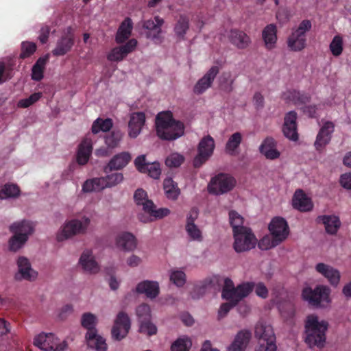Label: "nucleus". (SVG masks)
<instances>
[{
	"label": "nucleus",
	"mask_w": 351,
	"mask_h": 351,
	"mask_svg": "<svg viewBox=\"0 0 351 351\" xmlns=\"http://www.w3.org/2000/svg\"><path fill=\"white\" fill-rule=\"evenodd\" d=\"M234 249L237 252L249 251L255 247L257 239L250 228L233 234Z\"/></svg>",
	"instance_id": "obj_9"
},
{
	"label": "nucleus",
	"mask_w": 351,
	"mask_h": 351,
	"mask_svg": "<svg viewBox=\"0 0 351 351\" xmlns=\"http://www.w3.org/2000/svg\"><path fill=\"white\" fill-rule=\"evenodd\" d=\"M113 126L112 120L110 118L103 119L97 118L92 124L91 132L94 134H97L100 132H106L111 130Z\"/></svg>",
	"instance_id": "obj_42"
},
{
	"label": "nucleus",
	"mask_w": 351,
	"mask_h": 351,
	"mask_svg": "<svg viewBox=\"0 0 351 351\" xmlns=\"http://www.w3.org/2000/svg\"><path fill=\"white\" fill-rule=\"evenodd\" d=\"M184 161L183 155L178 153H172L165 160V165L169 167H178Z\"/></svg>",
	"instance_id": "obj_55"
},
{
	"label": "nucleus",
	"mask_w": 351,
	"mask_h": 351,
	"mask_svg": "<svg viewBox=\"0 0 351 351\" xmlns=\"http://www.w3.org/2000/svg\"><path fill=\"white\" fill-rule=\"evenodd\" d=\"M136 169L141 173H146L154 178L158 179L161 174L160 165L158 162H147L145 155L138 156L134 160Z\"/></svg>",
	"instance_id": "obj_16"
},
{
	"label": "nucleus",
	"mask_w": 351,
	"mask_h": 351,
	"mask_svg": "<svg viewBox=\"0 0 351 351\" xmlns=\"http://www.w3.org/2000/svg\"><path fill=\"white\" fill-rule=\"evenodd\" d=\"M231 75L230 73H225L222 75V80L220 82V88L226 92L230 93L233 90V82L234 80L230 79Z\"/></svg>",
	"instance_id": "obj_61"
},
{
	"label": "nucleus",
	"mask_w": 351,
	"mask_h": 351,
	"mask_svg": "<svg viewBox=\"0 0 351 351\" xmlns=\"http://www.w3.org/2000/svg\"><path fill=\"white\" fill-rule=\"evenodd\" d=\"M131 322L128 315L125 312H119L114 320L112 328V337L117 341L125 338L130 329Z\"/></svg>",
	"instance_id": "obj_11"
},
{
	"label": "nucleus",
	"mask_w": 351,
	"mask_h": 351,
	"mask_svg": "<svg viewBox=\"0 0 351 351\" xmlns=\"http://www.w3.org/2000/svg\"><path fill=\"white\" fill-rule=\"evenodd\" d=\"M126 56H125L120 46L112 49L110 53L107 55V59L112 62H120Z\"/></svg>",
	"instance_id": "obj_60"
},
{
	"label": "nucleus",
	"mask_w": 351,
	"mask_h": 351,
	"mask_svg": "<svg viewBox=\"0 0 351 351\" xmlns=\"http://www.w3.org/2000/svg\"><path fill=\"white\" fill-rule=\"evenodd\" d=\"M328 324L326 321H319L317 316L310 315L305 321V342L310 348L324 346Z\"/></svg>",
	"instance_id": "obj_2"
},
{
	"label": "nucleus",
	"mask_w": 351,
	"mask_h": 351,
	"mask_svg": "<svg viewBox=\"0 0 351 351\" xmlns=\"http://www.w3.org/2000/svg\"><path fill=\"white\" fill-rule=\"evenodd\" d=\"M129 152H123L114 155L104 167V171L108 173L113 170H120L124 168L131 160Z\"/></svg>",
	"instance_id": "obj_21"
},
{
	"label": "nucleus",
	"mask_w": 351,
	"mask_h": 351,
	"mask_svg": "<svg viewBox=\"0 0 351 351\" xmlns=\"http://www.w3.org/2000/svg\"><path fill=\"white\" fill-rule=\"evenodd\" d=\"M136 291L138 293H145L147 298L153 299L159 294V285L155 281L144 280L137 285Z\"/></svg>",
	"instance_id": "obj_32"
},
{
	"label": "nucleus",
	"mask_w": 351,
	"mask_h": 351,
	"mask_svg": "<svg viewBox=\"0 0 351 351\" xmlns=\"http://www.w3.org/2000/svg\"><path fill=\"white\" fill-rule=\"evenodd\" d=\"M268 228L271 234L280 242L285 241L289 234V228L287 221L280 217L273 218Z\"/></svg>",
	"instance_id": "obj_15"
},
{
	"label": "nucleus",
	"mask_w": 351,
	"mask_h": 351,
	"mask_svg": "<svg viewBox=\"0 0 351 351\" xmlns=\"http://www.w3.org/2000/svg\"><path fill=\"white\" fill-rule=\"evenodd\" d=\"M93 150L92 141L86 138L80 144L77 153V162L80 165L86 164Z\"/></svg>",
	"instance_id": "obj_33"
},
{
	"label": "nucleus",
	"mask_w": 351,
	"mask_h": 351,
	"mask_svg": "<svg viewBox=\"0 0 351 351\" xmlns=\"http://www.w3.org/2000/svg\"><path fill=\"white\" fill-rule=\"evenodd\" d=\"M10 230L13 234H21L22 236L25 234L28 240L29 237L34 232V226L29 221L23 220L13 223L10 226Z\"/></svg>",
	"instance_id": "obj_35"
},
{
	"label": "nucleus",
	"mask_w": 351,
	"mask_h": 351,
	"mask_svg": "<svg viewBox=\"0 0 351 351\" xmlns=\"http://www.w3.org/2000/svg\"><path fill=\"white\" fill-rule=\"evenodd\" d=\"M229 219L231 227L232 228L233 234L245 231L247 227L243 226V217L235 210H230L229 212Z\"/></svg>",
	"instance_id": "obj_44"
},
{
	"label": "nucleus",
	"mask_w": 351,
	"mask_h": 351,
	"mask_svg": "<svg viewBox=\"0 0 351 351\" xmlns=\"http://www.w3.org/2000/svg\"><path fill=\"white\" fill-rule=\"evenodd\" d=\"M20 189L17 184L8 183L0 187V199L16 198L20 195Z\"/></svg>",
	"instance_id": "obj_43"
},
{
	"label": "nucleus",
	"mask_w": 351,
	"mask_h": 351,
	"mask_svg": "<svg viewBox=\"0 0 351 351\" xmlns=\"http://www.w3.org/2000/svg\"><path fill=\"white\" fill-rule=\"evenodd\" d=\"M285 98L293 102L295 104H306L310 100V95L304 92L296 90H290L285 93Z\"/></svg>",
	"instance_id": "obj_41"
},
{
	"label": "nucleus",
	"mask_w": 351,
	"mask_h": 351,
	"mask_svg": "<svg viewBox=\"0 0 351 351\" xmlns=\"http://www.w3.org/2000/svg\"><path fill=\"white\" fill-rule=\"evenodd\" d=\"M235 179L226 173H219L212 178L208 185V192L214 195H221L230 191L235 186Z\"/></svg>",
	"instance_id": "obj_8"
},
{
	"label": "nucleus",
	"mask_w": 351,
	"mask_h": 351,
	"mask_svg": "<svg viewBox=\"0 0 351 351\" xmlns=\"http://www.w3.org/2000/svg\"><path fill=\"white\" fill-rule=\"evenodd\" d=\"M252 334L248 330H242L235 336L232 343L228 346L227 351H245Z\"/></svg>",
	"instance_id": "obj_25"
},
{
	"label": "nucleus",
	"mask_w": 351,
	"mask_h": 351,
	"mask_svg": "<svg viewBox=\"0 0 351 351\" xmlns=\"http://www.w3.org/2000/svg\"><path fill=\"white\" fill-rule=\"evenodd\" d=\"M185 230L193 241H202L203 240L202 232L195 224H186Z\"/></svg>",
	"instance_id": "obj_53"
},
{
	"label": "nucleus",
	"mask_w": 351,
	"mask_h": 351,
	"mask_svg": "<svg viewBox=\"0 0 351 351\" xmlns=\"http://www.w3.org/2000/svg\"><path fill=\"white\" fill-rule=\"evenodd\" d=\"M254 333L258 343H276V335L269 324L258 322L255 326Z\"/></svg>",
	"instance_id": "obj_19"
},
{
	"label": "nucleus",
	"mask_w": 351,
	"mask_h": 351,
	"mask_svg": "<svg viewBox=\"0 0 351 351\" xmlns=\"http://www.w3.org/2000/svg\"><path fill=\"white\" fill-rule=\"evenodd\" d=\"M140 323L139 330L142 333H145L148 336L156 335L157 332V327L154 324L151 319L142 321Z\"/></svg>",
	"instance_id": "obj_57"
},
{
	"label": "nucleus",
	"mask_w": 351,
	"mask_h": 351,
	"mask_svg": "<svg viewBox=\"0 0 351 351\" xmlns=\"http://www.w3.org/2000/svg\"><path fill=\"white\" fill-rule=\"evenodd\" d=\"M107 187H112L121 182L123 176L121 173H113L104 176Z\"/></svg>",
	"instance_id": "obj_62"
},
{
	"label": "nucleus",
	"mask_w": 351,
	"mask_h": 351,
	"mask_svg": "<svg viewBox=\"0 0 351 351\" xmlns=\"http://www.w3.org/2000/svg\"><path fill=\"white\" fill-rule=\"evenodd\" d=\"M26 235L14 234L9 240V250L12 252H16L21 248L27 242Z\"/></svg>",
	"instance_id": "obj_50"
},
{
	"label": "nucleus",
	"mask_w": 351,
	"mask_h": 351,
	"mask_svg": "<svg viewBox=\"0 0 351 351\" xmlns=\"http://www.w3.org/2000/svg\"><path fill=\"white\" fill-rule=\"evenodd\" d=\"M281 243L271 234L265 235L259 241L258 246L261 250H267L278 245Z\"/></svg>",
	"instance_id": "obj_49"
},
{
	"label": "nucleus",
	"mask_w": 351,
	"mask_h": 351,
	"mask_svg": "<svg viewBox=\"0 0 351 351\" xmlns=\"http://www.w3.org/2000/svg\"><path fill=\"white\" fill-rule=\"evenodd\" d=\"M317 222L324 224L326 233L330 235H335L341 225L339 217L334 215H319L317 218Z\"/></svg>",
	"instance_id": "obj_27"
},
{
	"label": "nucleus",
	"mask_w": 351,
	"mask_h": 351,
	"mask_svg": "<svg viewBox=\"0 0 351 351\" xmlns=\"http://www.w3.org/2000/svg\"><path fill=\"white\" fill-rule=\"evenodd\" d=\"M145 213L149 215V217H144L143 215H139L138 219L140 221L144 223H147L153 220L152 219H149V217H152L154 219H158L167 217L170 214V210L166 208H160L156 209V206L153 202H147V204H145Z\"/></svg>",
	"instance_id": "obj_24"
},
{
	"label": "nucleus",
	"mask_w": 351,
	"mask_h": 351,
	"mask_svg": "<svg viewBox=\"0 0 351 351\" xmlns=\"http://www.w3.org/2000/svg\"><path fill=\"white\" fill-rule=\"evenodd\" d=\"M189 28V19L186 16L180 15L174 27V32L176 34L180 39L184 40Z\"/></svg>",
	"instance_id": "obj_46"
},
{
	"label": "nucleus",
	"mask_w": 351,
	"mask_h": 351,
	"mask_svg": "<svg viewBox=\"0 0 351 351\" xmlns=\"http://www.w3.org/2000/svg\"><path fill=\"white\" fill-rule=\"evenodd\" d=\"M79 264L82 266L83 270L86 272L95 274L99 271L98 264L90 250H86L82 252L79 260Z\"/></svg>",
	"instance_id": "obj_30"
},
{
	"label": "nucleus",
	"mask_w": 351,
	"mask_h": 351,
	"mask_svg": "<svg viewBox=\"0 0 351 351\" xmlns=\"http://www.w3.org/2000/svg\"><path fill=\"white\" fill-rule=\"evenodd\" d=\"M164 23V20L158 16L154 17V20L149 19L143 22V27L148 30L147 38L152 39L156 43L161 42L160 34L161 27Z\"/></svg>",
	"instance_id": "obj_18"
},
{
	"label": "nucleus",
	"mask_w": 351,
	"mask_h": 351,
	"mask_svg": "<svg viewBox=\"0 0 351 351\" xmlns=\"http://www.w3.org/2000/svg\"><path fill=\"white\" fill-rule=\"evenodd\" d=\"M228 38L230 42L239 49H246L251 43V39L247 34L237 29L230 31Z\"/></svg>",
	"instance_id": "obj_28"
},
{
	"label": "nucleus",
	"mask_w": 351,
	"mask_h": 351,
	"mask_svg": "<svg viewBox=\"0 0 351 351\" xmlns=\"http://www.w3.org/2000/svg\"><path fill=\"white\" fill-rule=\"evenodd\" d=\"M70 30L69 27L67 32L58 40L56 47L52 51L53 56H64L71 49L74 45V36Z\"/></svg>",
	"instance_id": "obj_20"
},
{
	"label": "nucleus",
	"mask_w": 351,
	"mask_h": 351,
	"mask_svg": "<svg viewBox=\"0 0 351 351\" xmlns=\"http://www.w3.org/2000/svg\"><path fill=\"white\" fill-rule=\"evenodd\" d=\"M335 131V125L331 121H326L320 128L314 143L315 148L319 152L324 150L326 146L331 141L332 134Z\"/></svg>",
	"instance_id": "obj_13"
},
{
	"label": "nucleus",
	"mask_w": 351,
	"mask_h": 351,
	"mask_svg": "<svg viewBox=\"0 0 351 351\" xmlns=\"http://www.w3.org/2000/svg\"><path fill=\"white\" fill-rule=\"evenodd\" d=\"M330 289L325 285H317L314 289L306 287L302 291V298L311 306L324 308L330 302Z\"/></svg>",
	"instance_id": "obj_6"
},
{
	"label": "nucleus",
	"mask_w": 351,
	"mask_h": 351,
	"mask_svg": "<svg viewBox=\"0 0 351 351\" xmlns=\"http://www.w3.org/2000/svg\"><path fill=\"white\" fill-rule=\"evenodd\" d=\"M58 343V340L53 333L42 332L34 339V344L44 351H52Z\"/></svg>",
	"instance_id": "obj_26"
},
{
	"label": "nucleus",
	"mask_w": 351,
	"mask_h": 351,
	"mask_svg": "<svg viewBox=\"0 0 351 351\" xmlns=\"http://www.w3.org/2000/svg\"><path fill=\"white\" fill-rule=\"evenodd\" d=\"M16 264L18 272L14 276L15 280L34 281L37 278L38 272L32 268L31 263L28 258L25 256H19L17 259Z\"/></svg>",
	"instance_id": "obj_12"
},
{
	"label": "nucleus",
	"mask_w": 351,
	"mask_h": 351,
	"mask_svg": "<svg viewBox=\"0 0 351 351\" xmlns=\"http://www.w3.org/2000/svg\"><path fill=\"white\" fill-rule=\"evenodd\" d=\"M276 343H258L255 351H276Z\"/></svg>",
	"instance_id": "obj_64"
},
{
	"label": "nucleus",
	"mask_w": 351,
	"mask_h": 351,
	"mask_svg": "<svg viewBox=\"0 0 351 351\" xmlns=\"http://www.w3.org/2000/svg\"><path fill=\"white\" fill-rule=\"evenodd\" d=\"M49 60V55L46 54L40 57L33 65L32 69V79L35 81H40L44 77V70Z\"/></svg>",
	"instance_id": "obj_38"
},
{
	"label": "nucleus",
	"mask_w": 351,
	"mask_h": 351,
	"mask_svg": "<svg viewBox=\"0 0 351 351\" xmlns=\"http://www.w3.org/2000/svg\"><path fill=\"white\" fill-rule=\"evenodd\" d=\"M81 324L87 329L86 339L88 346L96 351H107L106 340L97 335L95 328L96 317L90 313H85L82 316Z\"/></svg>",
	"instance_id": "obj_4"
},
{
	"label": "nucleus",
	"mask_w": 351,
	"mask_h": 351,
	"mask_svg": "<svg viewBox=\"0 0 351 351\" xmlns=\"http://www.w3.org/2000/svg\"><path fill=\"white\" fill-rule=\"evenodd\" d=\"M329 48L331 53L334 56H339L342 53L343 49L342 37L339 35L335 36L330 44Z\"/></svg>",
	"instance_id": "obj_52"
},
{
	"label": "nucleus",
	"mask_w": 351,
	"mask_h": 351,
	"mask_svg": "<svg viewBox=\"0 0 351 351\" xmlns=\"http://www.w3.org/2000/svg\"><path fill=\"white\" fill-rule=\"evenodd\" d=\"M90 222V219L85 216L81 219H74L67 221L61 231L58 233L57 240L62 241L74 235L85 233Z\"/></svg>",
	"instance_id": "obj_7"
},
{
	"label": "nucleus",
	"mask_w": 351,
	"mask_h": 351,
	"mask_svg": "<svg viewBox=\"0 0 351 351\" xmlns=\"http://www.w3.org/2000/svg\"><path fill=\"white\" fill-rule=\"evenodd\" d=\"M42 97L43 93L41 92L34 93L29 97L19 100L17 106L21 108H28L37 102Z\"/></svg>",
	"instance_id": "obj_54"
},
{
	"label": "nucleus",
	"mask_w": 351,
	"mask_h": 351,
	"mask_svg": "<svg viewBox=\"0 0 351 351\" xmlns=\"http://www.w3.org/2000/svg\"><path fill=\"white\" fill-rule=\"evenodd\" d=\"M157 136L162 140L173 141L184 133V123L176 120L170 111L159 112L156 117Z\"/></svg>",
	"instance_id": "obj_1"
},
{
	"label": "nucleus",
	"mask_w": 351,
	"mask_h": 351,
	"mask_svg": "<svg viewBox=\"0 0 351 351\" xmlns=\"http://www.w3.org/2000/svg\"><path fill=\"white\" fill-rule=\"evenodd\" d=\"M137 40L134 38L129 40L125 45H121L125 56H128L136 49L137 46Z\"/></svg>",
	"instance_id": "obj_63"
},
{
	"label": "nucleus",
	"mask_w": 351,
	"mask_h": 351,
	"mask_svg": "<svg viewBox=\"0 0 351 351\" xmlns=\"http://www.w3.org/2000/svg\"><path fill=\"white\" fill-rule=\"evenodd\" d=\"M37 46L36 43L29 41H23L21 43V53L19 58L25 59L32 56L36 51Z\"/></svg>",
	"instance_id": "obj_51"
},
{
	"label": "nucleus",
	"mask_w": 351,
	"mask_h": 351,
	"mask_svg": "<svg viewBox=\"0 0 351 351\" xmlns=\"http://www.w3.org/2000/svg\"><path fill=\"white\" fill-rule=\"evenodd\" d=\"M134 202L138 206H141L144 212H145V204L147 202H152L148 199L147 193L142 189H138L134 194Z\"/></svg>",
	"instance_id": "obj_56"
},
{
	"label": "nucleus",
	"mask_w": 351,
	"mask_h": 351,
	"mask_svg": "<svg viewBox=\"0 0 351 351\" xmlns=\"http://www.w3.org/2000/svg\"><path fill=\"white\" fill-rule=\"evenodd\" d=\"M145 123V114L143 112H133L128 123V134L131 138H136L141 133Z\"/></svg>",
	"instance_id": "obj_23"
},
{
	"label": "nucleus",
	"mask_w": 351,
	"mask_h": 351,
	"mask_svg": "<svg viewBox=\"0 0 351 351\" xmlns=\"http://www.w3.org/2000/svg\"><path fill=\"white\" fill-rule=\"evenodd\" d=\"M311 28L312 23L308 19L302 20L297 27L292 28L287 40L289 49L295 52L302 51L306 46V33Z\"/></svg>",
	"instance_id": "obj_5"
},
{
	"label": "nucleus",
	"mask_w": 351,
	"mask_h": 351,
	"mask_svg": "<svg viewBox=\"0 0 351 351\" xmlns=\"http://www.w3.org/2000/svg\"><path fill=\"white\" fill-rule=\"evenodd\" d=\"M215 141L210 135L204 136L199 143L197 155L193 160V166L200 167L212 156L215 149Z\"/></svg>",
	"instance_id": "obj_10"
},
{
	"label": "nucleus",
	"mask_w": 351,
	"mask_h": 351,
	"mask_svg": "<svg viewBox=\"0 0 351 351\" xmlns=\"http://www.w3.org/2000/svg\"><path fill=\"white\" fill-rule=\"evenodd\" d=\"M117 247L125 251L134 250L136 247V239L130 232H123L118 235L116 239Z\"/></svg>",
	"instance_id": "obj_36"
},
{
	"label": "nucleus",
	"mask_w": 351,
	"mask_h": 351,
	"mask_svg": "<svg viewBox=\"0 0 351 351\" xmlns=\"http://www.w3.org/2000/svg\"><path fill=\"white\" fill-rule=\"evenodd\" d=\"M262 38L267 49H274L277 42V27L276 25H267L262 32Z\"/></svg>",
	"instance_id": "obj_34"
},
{
	"label": "nucleus",
	"mask_w": 351,
	"mask_h": 351,
	"mask_svg": "<svg viewBox=\"0 0 351 351\" xmlns=\"http://www.w3.org/2000/svg\"><path fill=\"white\" fill-rule=\"evenodd\" d=\"M293 206L301 212H308L312 210L313 204L302 189H298L293 197Z\"/></svg>",
	"instance_id": "obj_29"
},
{
	"label": "nucleus",
	"mask_w": 351,
	"mask_h": 351,
	"mask_svg": "<svg viewBox=\"0 0 351 351\" xmlns=\"http://www.w3.org/2000/svg\"><path fill=\"white\" fill-rule=\"evenodd\" d=\"M242 134L239 132H234L228 138L226 144V152L230 156H236L237 149L239 147L242 142Z\"/></svg>",
	"instance_id": "obj_40"
},
{
	"label": "nucleus",
	"mask_w": 351,
	"mask_h": 351,
	"mask_svg": "<svg viewBox=\"0 0 351 351\" xmlns=\"http://www.w3.org/2000/svg\"><path fill=\"white\" fill-rule=\"evenodd\" d=\"M254 282H245L234 287L233 281L226 278L222 288L221 297L228 302L237 305L243 298H246L253 291Z\"/></svg>",
	"instance_id": "obj_3"
},
{
	"label": "nucleus",
	"mask_w": 351,
	"mask_h": 351,
	"mask_svg": "<svg viewBox=\"0 0 351 351\" xmlns=\"http://www.w3.org/2000/svg\"><path fill=\"white\" fill-rule=\"evenodd\" d=\"M136 314L139 322L151 319V311L149 306L147 304H141L137 306L136 309Z\"/></svg>",
	"instance_id": "obj_58"
},
{
	"label": "nucleus",
	"mask_w": 351,
	"mask_h": 351,
	"mask_svg": "<svg viewBox=\"0 0 351 351\" xmlns=\"http://www.w3.org/2000/svg\"><path fill=\"white\" fill-rule=\"evenodd\" d=\"M105 188H107V184L104 177L87 180L82 185V191L85 193L100 191Z\"/></svg>",
	"instance_id": "obj_39"
},
{
	"label": "nucleus",
	"mask_w": 351,
	"mask_h": 351,
	"mask_svg": "<svg viewBox=\"0 0 351 351\" xmlns=\"http://www.w3.org/2000/svg\"><path fill=\"white\" fill-rule=\"evenodd\" d=\"M317 273L326 278L332 286H337L340 281V272L333 267L324 263H317L315 265Z\"/></svg>",
	"instance_id": "obj_22"
},
{
	"label": "nucleus",
	"mask_w": 351,
	"mask_h": 351,
	"mask_svg": "<svg viewBox=\"0 0 351 351\" xmlns=\"http://www.w3.org/2000/svg\"><path fill=\"white\" fill-rule=\"evenodd\" d=\"M165 193L169 199H176L180 195V189L178 184L172 178H167L163 182Z\"/></svg>",
	"instance_id": "obj_45"
},
{
	"label": "nucleus",
	"mask_w": 351,
	"mask_h": 351,
	"mask_svg": "<svg viewBox=\"0 0 351 351\" xmlns=\"http://www.w3.org/2000/svg\"><path fill=\"white\" fill-rule=\"evenodd\" d=\"M170 280L177 287H182L186 282V274L181 270H173L170 274Z\"/></svg>",
	"instance_id": "obj_59"
},
{
	"label": "nucleus",
	"mask_w": 351,
	"mask_h": 351,
	"mask_svg": "<svg viewBox=\"0 0 351 351\" xmlns=\"http://www.w3.org/2000/svg\"><path fill=\"white\" fill-rule=\"evenodd\" d=\"M132 28L133 23L132 19L129 17L125 18L121 23L117 32L115 37L117 43H123L126 40H128L131 35Z\"/></svg>",
	"instance_id": "obj_37"
},
{
	"label": "nucleus",
	"mask_w": 351,
	"mask_h": 351,
	"mask_svg": "<svg viewBox=\"0 0 351 351\" xmlns=\"http://www.w3.org/2000/svg\"><path fill=\"white\" fill-rule=\"evenodd\" d=\"M260 152L267 159L275 160L280 157V153L276 149V142L271 137H267L259 147Z\"/></svg>",
	"instance_id": "obj_31"
},
{
	"label": "nucleus",
	"mask_w": 351,
	"mask_h": 351,
	"mask_svg": "<svg viewBox=\"0 0 351 351\" xmlns=\"http://www.w3.org/2000/svg\"><path fill=\"white\" fill-rule=\"evenodd\" d=\"M219 71L218 66H213L195 84L193 87L194 93L201 95L209 88L212 86Z\"/></svg>",
	"instance_id": "obj_17"
},
{
	"label": "nucleus",
	"mask_w": 351,
	"mask_h": 351,
	"mask_svg": "<svg viewBox=\"0 0 351 351\" xmlns=\"http://www.w3.org/2000/svg\"><path fill=\"white\" fill-rule=\"evenodd\" d=\"M297 118L298 114L295 111H289L285 115L282 125L283 134L293 141L298 140Z\"/></svg>",
	"instance_id": "obj_14"
},
{
	"label": "nucleus",
	"mask_w": 351,
	"mask_h": 351,
	"mask_svg": "<svg viewBox=\"0 0 351 351\" xmlns=\"http://www.w3.org/2000/svg\"><path fill=\"white\" fill-rule=\"evenodd\" d=\"M123 137V134L118 130H114L104 137L105 144L108 147L114 149L119 145Z\"/></svg>",
	"instance_id": "obj_47"
},
{
	"label": "nucleus",
	"mask_w": 351,
	"mask_h": 351,
	"mask_svg": "<svg viewBox=\"0 0 351 351\" xmlns=\"http://www.w3.org/2000/svg\"><path fill=\"white\" fill-rule=\"evenodd\" d=\"M192 346L191 339L187 337H182L176 339L171 345V351H189Z\"/></svg>",
	"instance_id": "obj_48"
}]
</instances>
